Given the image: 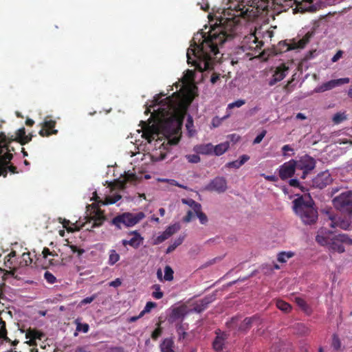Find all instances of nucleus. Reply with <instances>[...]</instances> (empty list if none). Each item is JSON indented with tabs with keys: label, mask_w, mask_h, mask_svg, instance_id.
I'll return each instance as SVG.
<instances>
[{
	"label": "nucleus",
	"mask_w": 352,
	"mask_h": 352,
	"mask_svg": "<svg viewBox=\"0 0 352 352\" xmlns=\"http://www.w3.org/2000/svg\"><path fill=\"white\" fill-rule=\"evenodd\" d=\"M245 6L238 3L234 6L233 10L236 12L233 14L232 18H221L219 23H215L211 27L208 34L201 32L199 41L202 42L198 45L195 42L198 34L193 38V43L188 49L186 56L188 63H192L201 69H209L212 67L215 56L219 54V47L226 41L233 39L237 34L239 25V19L236 17L250 18L248 14V9L245 10Z\"/></svg>",
	"instance_id": "1"
},
{
	"label": "nucleus",
	"mask_w": 352,
	"mask_h": 352,
	"mask_svg": "<svg viewBox=\"0 0 352 352\" xmlns=\"http://www.w3.org/2000/svg\"><path fill=\"white\" fill-rule=\"evenodd\" d=\"M164 94L156 95L153 100V106H158L154 111L160 119V128L166 139L162 146L168 150L169 146L176 145L182 135V120L176 113L177 107L172 97L168 96L162 99Z\"/></svg>",
	"instance_id": "2"
},
{
	"label": "nucleus",
	"mask_w": 352,
	"mask_h": 352,
	"mask_svg": "<svg viewBox=\"0 0 352 352\" xmlns=\"http://www.w3.org/2000/svg\"><path fill=\"white\" fill-rule=\"evenodd\" d=\"M293 210L305 225L314 224L318 220V211L309 195H301L293 201Z\"/></svg>",
	"instance_id": "3"
},
{
	"label": "nucleus",
	"mask_w": 352,
	"mask_h": 352,
	"mask_svg": "<svg viewBox=\"0 0 352 352\" xmlns=\"http://www.w3.org/2000/svg\"><path fill=\"white\" fill-rule=\"evenodd\" d=\"M329 235L318 234L316 241L321 245H327L329 251L332 252L343 253L345 251L343 244H352V239L347 234H339L330 236L332 234L330 231H329Z\"/></svg>",
	"instance_id": "4"
},
{
	"label": "nucleus",
	"mask_w": 352,
	"mask_h": 352,
	"mask_svg": "<svg viewBox=\"0 0 352 352\" xmlns=\"http://www.w3.org/2000/svg\"><path fill=\"white\" fill-rule=\"evenodd\" d=\"M145 217V214L142 212L136 214L131 212H124L121 214L116 216L112 220L111 223L121 229L122 226L132 227L138 223Z\"/></svg>",
	"instance_id": "5"
},
{
	"label": "nucleus",
	"mask_w": 352,
	"mask_h": 352,
	"mask_svg": "<svg viewBox=\"0 0 352 352\" xmlns=\"http://www.w3.org/2000/svg\"><path fill=\"white\" fill-rule=\"evenodd\" d=\"M333 204L342 213L352 217V191L347 190L335 197Z\"/></svg>",
	"instance_id": "6"
},
{
	"label": "nucleus",
	"mask_w": 352,
	"mask_h": 352,
	"mask_svg": "<svg viewBox=\"0 0 352 352\" xmlns=\"http://www.w3.org/2000/svg\"><path fill=\"white\" fill-rule=\"evenodd\" d=\"M239 317L235 316L226 323L228 327L233 331L241 333H246L250 329L252 324L256 322H260V318L257 315L247 317L239 323Z\"/></svg>",
	"instance_id": "7"
},
{
	"label": "nucleus",
	"mask_w": 352,
	"mask_h": 352,
	"mask_svg": "<svg viewBox=\"0 0 352 352\" xmlns=\"http://www.w3.org/2000/svg\"><path fill=\"white\" fill-rule=\"evenodd\" d=\"M312 33L307 32L298 42L292 41L288 43L285 41H280L274 47V52L276 54H279L292 50L302 49L309 42Z\"/></svg>",
	"instance_id": "8"
},
{
	"label": "nucleus",
	"mask_w": 352,
	"mask_h": 352,
	"mask_svg": "<svg viewBox=\"0 0 352 352\" xmlns=\"http://www.w3.org/2000/svg\"><path fill=\"white\" fill-rule=\"evenodd\" d=\"M296 168L297 170H302L300 179H305L307 175L316 168V161L311 156L305 154L296 160Z\"/></svg>",
	"instance_id": "9"
},
{
	"label": "nucleus",
	"mask_w": 352,
	"mask_h": 352,
	"mask_svg": "<svg viewBox=\"0 0 352 352\" xmlns=\"http://www.w3.org/2000/svg\"><path fill=\"white\" fill-rule=\"evenodd\" d=\"M263 45V42L262 41H259L254 33H251L243 38L241 48L243 52H252L251 55L254 56ZM247 54H250V52H247Z\"/></svg>",
	"instance_id": "10"
},
{
	"label": "nucleus",
	"mask_w": 352,
	"mask_h": 352,
	"mask_svg": "<svg viewBox=\"0 0 352 352\" xmlns=\"http://www.w3.org/2000/svg\"><path fill=\"white\" fill-rule=\"evenodd\" d=\"M296 160L292 159L283 163L278 168V176L281 180L285 181L292 178L296 173Z\"/></svg>",
	"instance_id": "11"
},
{
	"label": "nucleus",
	"mask_w": 352,
	"mask_h": 352,
	"mask_svg": "<svg viewBox=\"0 0 352 352\" xmlns=\"http://www.w3.org/2000/svg\"><path fill=\"white\" fill-rule=\"evenodd\" d=\"M331 182V176L329 171L326 170L318 173L314 178H313L309 185L313 188L322 189Z\"/></svg>",
	"instance_id": "12"
},
{
	"label": "nucleus",
	"mask_w": 352,
	"mask_h": 352,
	"mask_svg": "<svg viewBox=\"0 0 352 352\" xmlns=\"http://www.w3.org/2000/svg\"><path fill=\"white\" fill-rule=\"evenodd\" d=\"M206 189L209 191H214L223 193L228 189L227 180L223 177H216L207 185Z\"/></svg>",
	"instance_id": "13"
},
{
	"label": "nucleus",
	"mask_w": 352,
	"mask_h": 352,
	"mask_svg": "<svg viewBox=\"0 0 352 352\" xmlns=\"http://www.w3.org/2000/svg\"><path fill=\"white\" fill-rule=\"evenodd\" d=\"M326 214L328 219L331 221L329 223L330 227L333 228H340L345 230L350 229L351 222L349 219L337 217L330 211H327Z\"/></svg>",
	"instance_id": "14"
},
{
	"label": "nucleus",
	"mask_w": 352,
	"mask_h": 352,
	"mask_svg": "<svg viewBox=\"0 0 352 352\" xmlns=\"http://www.w3.org/2000/svg\"><path fill=\"white\" fill-rule=\"evenodd\" d=\"M14 142L13 135L10 138L7 137L4 133H0V156L3 157L7 154H12L11 152L14 151V148L11 146V143Z\"/></svg>",
	"instance_id": "15"
},
{
	"label": "nucleus",
	"mask_w": 352,
	"mask_h": 352,
	"mask_svg": "<svg viewBox=\"0 0 352 352\" xmlns=\"http://www.w3.org/2000/svg\"><path fill=\"white\" fill-rule=\"evenodd\" d=\"M56 122L47 118L45 119L41 124V129L39 131L38 134L41 137H48L52 135L58 133V130L55 129Z\"/></svg>",
	"instance_id": "16"
},
{
	"label": "nucleus",
	"mask_w": 352,
	"mask_h": 352,
	"mask_svg": "<svg viewBox=\"0 0 352 352\" xmlns=\"http://www.w3.org/2000/svg\"><path fill=\"white\" fill-rule=\"evenodd\" d=\"M289 67L285 64H281L276 68L272 78L268 81L269 86L272 87L281 81L287 75Z\"/></svg>",
	"instance_id": "17"
},
{
	"label": "nucleus",
	"mask_w": 352,
	"mask_h": 352,
	"mask_svg": "<svg viewBox=\"0 0 352 352\" xmlns=\"http://www.w3.org/2000/svg\"><path fill=\"white\" fill-rule=\"evenodd\" d=\"M89 218V221L87 223H92L91 228L101 226L106 219L103 212L98 208H94L93 212L90 214Z\"/></svg>",
	"instance_id": "18"
},
{
	"label": "nucleus",
	"mask_w": 352,
	"mask_h": 352,
	"mask_svg": "<svg viewBox=\"0 0 352 352\" xmlns=\"http://www.w3.org/2000/svg\"><path fill=\"white\" fill-rule=\"evenodd\" d=\"M217 336L212 342V347L214 351L220 352L223 351L226 340L228 339V335L224 332H217Z\"/></svg>",
	"instance_id": "19"
},
{
	"label": "nucleus",
	"mask_w": 352,
	"mask_h": 352,
	"mask_svg": "<svg viewBox=\"0 0 352 352\" xmlns=\"http://www.w3.org/2000/svg\"><path fill=\"white\" fill-rule=\"evenodd\" d=\"M45 336V334L36 329H28L25 333L26 338H29L30 340L27 343L30 346L36 344V340H41Z\"/></svg>",
	"instance_id": "20"
},
{
	"label": "nucleus",
	"mask_w": 352,
	"mask_h": 352,
	"mask_svg": "<svg viewBox=\"0 0 352 352\" xmlns=\"http://www.w3.org/2000/svg\"><path fill=\"white\" fill-rule=\"evenodd\" d=\"M32 135H25V129L24 127L19 129L16 133V136L13 138L14 141L19 143L21 145H24L32 140Z\"/></svg>",
	"instance_id": "21"
},
{
	"label": "nucleus",
	"mask_w": 352,
	"mask_h": 352,
	"mask_svg": "<svg viewBox=\"0 0 352 352\" xmlns=\"http://www.w3.org/2000/svg\"><path fill=\"white\" fill-rule=\"evenodd\" d=\"M175 342L170 338H164L160 344L161 352H175Z\"/></svg>",
	"instance_id": "22"
},
{
	"label": "nucleus",
	"mask_w": 352,
	"mask_h": 352,
	"mask_svg": "<svg viewBox=\"0 0 352 352\" xmlns=\"http://www.w3.org/2000/svg\"><path fill=\"white\" fill-rule=\"evenodd\" d=\"M196 151L202 155H213V145L211 143L197 145Z\"/></svg>",
	"instance_id": "23"
},
{
	"label": "nucleus",
	"mask_w": 352,
	"mask_h": 352,
	"mask_svg": "<svg viewBox=\"0 0 352 352\" xmlns=\"http://www.w3.org/2000/svg\"><path fill=\"white\" fill-rule=\"evenodd\" d=\"M230 144L228 142L213 146V154L217 156L223 155L229 148Z\"/></svg>",
	"instance_id": "24"
},
{
	"label": "nucleus",
	"mask_w": 352,
	"mask_h": 352,
	"mask_svg": "<svg viewBox=\"0 0 352 352\" xmlns=\"http://www.w3.org/2000/svg\"><path fill=\"white\" fill-rule=\"evenodd\" d=\"M12 159V155L11 154H7L3 157L0 156V176H3L6 177L7 176V169L5 167L8 163H6V160H11Z\"/></svg>",
	"instance_id": "25"
},
{
	"label": "nucleus",
	"mask_w": 352,
	"mask_h": 352,
	"mask_svg": "<svg viewBox=\"0 0 352 352\" xmlns=\"http://www.w3.org/2000/svg\"><path fill=\"white\" fill-rule=\"evenodd\" d=\"M132 234L134 235L130 240H129V245L138 248L142 242L143 239L137 231H133Z\"/></svg>",
	"instance_id": "26"
},
{
	"label": "nucleus",
	"mask_w": 352,
	"mask_h": 352,
	"mask_svg": "<svg viewBox=\"0 0 352 352\" xmlns=\"http://www.w3.org/2000/svg\"><path fill=\"white\" fill-rule=\"evenodd\" d=\"M294 256V253L292 251L289 252H281L278 253L277 260L280 263H286L288 259L292 258Z\"/></svg>",
	"instance_id": "27"
},
{
	"label": "nucleus",
	"mask_w": 352,
	"mask_h": 352,
	"mask_svg": "<svg viewBox=\"0 0 352 352\" xmlns=\"http://www.w3.org/2000/svg\"><path fill=\"white\" fill-rule=\"evenodd\" d=\"M184 239V236H180L179 237L176 239L174 241V242L167 248V249L166 250V253L170 254L172 252H173L179 245H180L183 243Z\"/></svg>",
	"instance_id": "28"
},
{
	"label": "nucleus",
	"mask_w": 352,
	"mask_h": 352,
	"mask_svg": "<svg viewBox=\"0 0 352 352\" xmlns=\"http://www.w3.org/2000/svg\"><path fill=\"white\" fill-rule=\"evenodd\" d=\"M182 201L183 204H186L192 208L194 211L201 209V204L192 199H182Z\"/></svg>",
	"instance_id": "29"
},
{
	"label": "nucleus",
	"mask_w": 352,
	"mask_h": 352,
	"mask_svg": "<svg viewBox=\"0 0 352 352\" xmlns=\"http://www.w3.org/2000/svg\"><path fill=\"white\" fill-rule=\"evenodd\" d=\"M185 309L183 307H178L173 309L171 317L174 319L182 318L185 316Z\"/></svg>",
	"instance_id": "30"
},
{
	"label": "nucleus",
	"mask_w": 352,
	"mask_h": 352,
	"mask_svg": "<svg viewBox=\"0 0 352 352\" xmlns=\"http://www.w3.org/2000/svg\"><path fill=\"white\" fill-rule=\"evenodd\" d=\"M276 307L281 311L285 312V313H288L291 311L292 309V307L291 305L285 302L284 300H278L276 301Z\"/></svg>",
	"instance_id": "31"
},
{
	"label": "nucleus",
	"mask_w": 352,
	"mask_h": 352,
	"mask_svg": "<svg viewBox=\"0 0 352 352\" xmlns=\"http://www.w3.org/2000/svg\"><path fill=\"white\" fill-rule=\"evenodd\" d=\"M120 258L119 254H118L115 250H111L109 251L108 263L110 265H113L120 260Z\"/></svg>",
	"instance_id": "32"
},
{
	"label": "nucleus",
	"mask_w": 352,
	"mask_h": 352,
	"mask_svg": "<svg viewBox=\"0 0 352 352\" xmlns=\"http://www.w3.org/2000/svg\"><path fill=\"white\" fill-rule=\"evenodd\" d=\"M346 115L344 112L336 113L332 118L335 124H338L346 120Z\"/></svg>",
	"instance_id": "33"
},
{
	"label": "nucleus",
	"mask_w": 352,
	"mask_h": 352,
	"mask_svg": "<svg viewBox=\"0 0 352 352\" xmlns=\"http://www.w3.org/2000/svg\"><path fill=\"white\" fill-rule=\"evenodd\" d=\"M153 289L155 291L152 293V296L155 299H161L164 296V293L161 291L160 285L158 284L153 285Z\"/></svg>",
	"instance_id": "34"
},
{
	"label": "nucleus",
	"mask_w": 352,
	"mask_h": 352,
	"mask_svg": "<svg viewBox=\"0 0 352 352\" xmlns=\"http://www.w3.org/2000/svg\"><path fill=\"white\" fill-rule=\"evenodd\" d=\"M289 185L292 187L298 188L301 190L302 192L307 190V188L302 186L298 179H290L289 180Z\"/></svg>",
	"instance_id": "35"
},
{
	"label": "nucleus",
	"mask_w": 352,
	"mask_h": 352,
	"mask_svg": "<svg viewBox=\"0 0 352 352\" xmlns=\"http://www.w3.org/2000/svg\"><path fill=\"white\" fill-rule=\"evenodd\" d=\"M174 272L173 269L169 266L166 265L164 267V279L165 280L170 281L173 279Z\"/></svg>",
	"instance_id": "36"
},
{
	"label": "nucleus",
	"mask_w": 352,
	"mask_h": 352,
	"mask_svg": "<svg viewBox=\"0 0 352 352\" xmlns=\"http://www.w3.org/2000/svg\"><path fill=\"white\" fill-rule=\"evenodd\" d=\"M157 307V304L154 302H146L144 309L140 312V316H143L144 314L149 313L153 308Z\"/></svg>",
	"instance_id": "37"
},
{
	"label": "nucleus",
	"mask_w": 352,
	"mask_h": 352,
	"mask_svg": "<svg viewBox=\"0 0 352 352\" xmlns=\"http://www.w3.org/2000/svg\"><path fill=\"white\" fill-rule=\"evenodd\" d=\"M177 332L179 335V339H184L186 336V328L183 324H179L176 327Z\"/></svg>",
	"instance_id": "38"
},
{
	"label": "nucleus",
	"mask_w": 352,
	"mask_h": 352,
	"mask_svg": "<svg viewBox=\"0 0 352 352\" xmlns=\"http://www.w3.org/2000/svg\"><path fill=\"white\" fill-rule=\"evenodd\" d=\"M214 300V295H209L205 296L204 298H202L199 302L201 303V305H204L205 308H207L208 305L211 303Z\"/></svg>",
	"instance_id": "39"
},
{
	"label": "nucleus",
	"mask_w": 352,
	"mask_h": 352,
	"mask_svg": "<svg viewBox=\"0 0 352 352\" xmlns=\"http://www.w3.org/2000/svg\"><path fill=\"white\" fill-rule=\"evenodd\" d=\"M160 326L161 322H157V328L152 332L151 338L155 340H156L162 333V329Z\"/></svg>",
	"instance_id": "40"
},
{
	"label": "nucleus",
	"mask_w": 352,
	"mask_h": 352,
	"mask_svg": "<svg viewBox=\"0 0 352 352\" xmlns=\"http://www.w3.org/2000/svg\"><path fill=\"white\" fill-rule=\"evenodd\" d=\"M76 331H82L83 333H87L89 329V326L87 323L82 324L78 320H76Z\"/></svg>",
	"instance_id": "41"
},
{
	"label": "nucleus",
	"mask_w": 352,
	"mask_h": 352,
	"mask_svg": "<svg viewBox=\"0 0 352 352\" xmlns=\"http://www.w3.org/2000/svg\"><path fill=\"white\" fill-rule=\"evenodd\" d=\"M199 221L201 224H206L208 222V217L205 213L201 211V209L195 211Z\"/></svg>",
	"instance_id": "42"
},
{
	"label": "nucleus",
	"mask_w": 352,
	"mask_h": 352,
	"mask_svg": "<svg viewBox=\"0 0 352 352\" xmlns=\"http://www.w3.org/2000/svg\"><path fill=\"white\" fill-rule=\"evenodd\" d=\"M121 199V196L120 195H116L112 197H107L105 199V201L103 202L104 204H113L116 203Z\"/></svg>",
	"instance_id": "43"
},
{
	"label": "nucleus",
	"mask_w": 352,
	"mask_h": 352,
	"mask_svg": "<svg viewBox=\"0 0 352 352\" xmlns=\"http://www.w3.org/2000/svg\"><path fill=\"white\" fill-rule=\"evenodd\" d=\"M179 229V225L177 224H173V225H171L170 226H168L166 230H165V232H166L167 234H168L170 236V237L174 234L175 233H176L178 230Z\"/></svg>",
	"instance_id": "44"
},
{
	"label": "nucleus",
	"mask_w": 352,
	"mask_h": 352,
	"mask_svg": "<svg viewBox=\"0 0 352 352\" xmlns=\"http://www.w3.org/2000/svg\"><path fill=\"white\" fill-rule=\"evenodd\" d=\"M331 345L335 350H339L341 347L340 340L339 337L336 334L333 335Z\"/></svg>",
	"instance_id": "45"
},
{
	"label": "nucleus",
	"mask_w": 352,
	"mask_h": 352,
	"mask_svg": "<svg viewBox=\"0 0 352 352\" xmlns=\"http://www.w3.org/2000/svg\"><path fill=\"white\" fill-rule=\"evenodd\" d=\"M44 278L50 284H54L56 282V278L49 271L44 273Z\"/></svg>",
	"instance_id": "46"
},
{
	"label": "nucleus",
	"mask_w": 352,
	"mask_h": 352,
	"mask_svg": "<svg viewBox=\"0 0 352 352\" xmlns=\"http://www.w3.org/2000/svg\"><path fill=\"white\" fill-rule=\"evenodd\" d=\"M245 103V100L239 99L235 102H231L228 105V109H232L234 107H241Z\"/></svg>",
	"instance_id": "47"
},
{
	"label": "nucleus",
	"mask_w": 352,
	"mask_h": 352,
	"mask_svg": "<svg viewBox=\"0 0 352 352\" xmlns=\"http://www.w3.org/2000/svg\"><path fill=\"white\" fill-rule=\"evenodd\" d=\"M186 129L188 130V132L190 135V136H192L195 131H193L191 128L193 126V120L191 117H189L186 121Z\"/></svg>",
	"instance_id": "48"
},
{
	"label": "nucleus",
	"mask_w": 352,
	"mask_h": 352,
	"mask_svg": "<svg viewBox=\"0 0 352 352\" xmlns=\"http://www.w3.org/2000/svg\"><path fill=\"white\" fill-rule=\"evenodd\" d=\"M170 237L168 234L164 231L160 235L157 236L155 239V244H160L164 242L165 240L168 239Z\"/></svg>",
	"instance_id": "49"
},
{
	"label": "nucleus",
	"mask_w": 352,
	"mask_h": 352,
	"mask_svg": "<svg viewBox=\"0 0 352 352\" xmlns=\"http://www.w3.org/2000/svg\"><path fill=\"white\" fill-rule=\"evenodd\" d=\"M97 296H98V295L96 294H94L89 297H87V298L82 299L80 302L79 306H82L84 305L89 304V303L92 302L97 298Z\"/></svg>",
	"instance_id": "50"
},
{
	"label": "nucleus",
	"mask_w": 352,
	"mask_h": 352,
	"mask_svg": "<svg viewBox=\"0 0 352 352\" xmlns=\"http://www.w3.org/2000/svg\"><path fill=\"white\" fill-rule=\"evenodd\" d=\"M230 116V113H227L226 116H224L221 118H219L218 117H215L212 119V124L214 126L217 127L218 126L222 120L229 118Z\"/></svg>",
	"instance_id": "51"
},
{
	"label": "nucleus",
	"mask_w": 352,
	"mask_h": 352,
	"mask_svg": "<svg viewBox=\"0 0 352 352\" xmlns=\"http://www.w3.org/2000/svg\"><path fill=\"white\" fill-rule=\"evenodd\" d=\"M334 85L336 87L340 86L344 84H347L350 82L349 78H342L339 79L333 80Z\"/></svg>",
	"instance_id": "52"
},
{
	"label": "nucleus",
	"mask_w": 352,
	"mask_h": 352,
	"mask_svg": "<svg viewBox=\"0 0 352 352\" xmlns=\"http://www.w3.org/2000/svg\"><path fill=\"white\" fill-rule=\"evenodd\" d=\"M186 158L190 163H198L200 162V157L196 154L188 155H186Z\"/></svg>",
	"instance_id": "53"
},
{
	"label": "nucleus",
	"mask_w": 352,
	"mask_h": 352,
	"mask_svg": "<svg viewBox=\"0 0 352 352\" xmlns=\"http://www.w3.org/2000/svg\"><path fill=\"white\" fill-rule=\"evenodd\" d=\"M23 261L25 263V265H29L32 263V260L30 258V252H25L22 254Z\"/></svg>",
	"instance_id": "54"
},
{
	"label": "nucleus",
	"mask_w": 352,
	"mask_h": 352,
	"mask_svg": "<svg viewBox=\"0 0 352 352\" xmlns=\"http://www.w3.org/2000/svg\"><path fill=\"white\" fill-rule=\"evenodd\" d=\"M296 302L297 305L300 307H301L303 310L306 311L307 309L308 308V305H307V302L302 298H296Z\"/></svg>",
	"instance_id": "55"
},
{
	"label": "nucleus",
	"mask_w": 352,
	"mask_h": 352,
	"mask_svg": "<svg viewBox=\"0 0 352 352\" xmlns=\"http://www.w3.org/2000/svg\"><path fill=\"white\" fill-rule=\"evenodd\" d=\"M267 133V131L265 130H263L262 132L258 134L255 139L253 141L254 144H259L263 139V138L265 136Z\"/></svg>",
	"instance_id": "56"
},
{
	"label": "nucleus",
	"mask_w": 352,
	"mask_h": 352,
	"mask_svg": "<svg viewBox=\"0 0 352 352\" xmlns=\"http://www.w3.org/2000/svg\"><path fill=\"white\" fill-rule=\"evenodd\" d=\"M336 87L334 85L333 80H329L325 83L323 84L322 88H323V90H330Z\"/></svg>",
	"instance_id": "57"
},
{
	"label": "nucleus",
	"mask_w": 352,
	"mask_h": 352,
	"mask_svg": "<svg viewBox=\"0 0 352 352\" xmlns=\"http://www.w3.org/2000/svg\"><path fill=\"white\" fill-rule=\"evenodd\" d=\"M261 176L269 182H276L278 180V177L275 175H267L265 173H261Z\"/></svg>",
	"instance_id": "58"
},
{
	"label": "nucleus",
	"mask_w": 352,
	"mask_h": 352,
	"mask_svg": "<svg viewBox=\"0 0 352 352\" xmlns=\"http://www.w3.org/2000/svg\"><path fill=\"white\" fill-rule=\"evenodd\" d=\"M10 160H6V163H8L6 165H5V167H6L7 171L9 170L12 173H18L17 168L15 166L10 165L8 166Z\"/></svg>",
	"instance_id": "59"
},
{
	"label": "nucleus",
	"mask_w": 352,
	"mask_h": 352,
	"mask_svg": "<svg viewBox=\"0 0 352 352\" xmlns=\"http://www.w3.org/2000/svg\"><path fill=\"white\" fill-rule=\"evenodd\" d=\"M226 166L228 168H239L241 166L240 165L239 160H235L232 162H230L226 164Z\"/></svg>",
	"instance_id": "60"
},
{
	"label": "nucleus",
	"mask_w": 352,
	"mask_h": 352,
	"mask_svg": "<svg viewBox=\"0 0 352 352\" xmlns=\"http://www.w3.org/2000/svg\"><path fill=\"white\" fill-rule=\"evenodd\" d=\"M70 248L73 253H78L80 256L84 252V250L78 248L77 246L71 245Z\"/></svg>",
	"instance_id": "61"
},
{
	"label": "nucleus",
	"mask_w": 352,
	"mask_h": 352,
	"mask_svg": "<svg viewBox=\"0 0 352 352\" xmlns=\"http://www.w3.org/2000/svg\"><path fill=\"white\" fill-rule=\"evenodd\" d=\"M107 352H124V350L122 346H113L109 348Z\"/></svg>",
	"instance_id": "62"
},
{
	"label": "nucleus",
	"mask_w": 352,
	"mask_h": 352,
	"mask_svg": "<svg viewBox=\"0 0 352 352\" xmlns=\"http://www.w3.org/2000/svg\"><path fill=\"white\" fill-rule=\"evenodd\" d=\"M192 217H193L192 212L191 210H188L187 212L186 215L183 218V221L184 222L188 223L192 220Z\"/></svg>",
	"instance_id": "63"
},
{
	"label": "nucleus",
	"mask_w": 352,
	"mask_h": 352,
	"mask_svg": "<svg viewBox=\"0 0 352 352\" xmlns=\"http://www.w3.org/2000/svg\"><path fill=\"white\" fill-rule=\"evenodd\" d=\"M74 352H91L87 346H78Z\"/></svg>",
	"instance_id": "64"
}]
</instances>
